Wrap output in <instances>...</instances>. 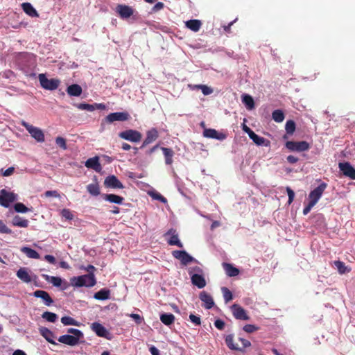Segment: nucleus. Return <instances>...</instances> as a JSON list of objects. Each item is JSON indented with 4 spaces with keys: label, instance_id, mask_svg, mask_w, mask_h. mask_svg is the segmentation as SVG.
<instances>
[{
    "label": "nucleus",
    "instance_id": "1",
    "mask_svg": "<svg viewBox=\"0 0 355 355\" xmlns=\"http://www.w3.org/2000/svg\"><path fill=\"white\" fill-rule=\"evenodd\" d=\"M71 284L75 287H92L96 284L94 274H87L71 279Z\"/></svg>",
    "mask_w": 355,
    "mask_h": 355
},
{
    "label": "nucleus",
    "instance_id": "2",
    "mask_svg": "<svg viewBox=\"0 0 355 355\" xmlns=\"http://www.w3.org/2000/svg\"><path fill=\"white\" fill-rule=\"evenodd\" d=\"M225 340L227 346L232 350L243 352L246 347H248L251 345V343L249 340L242 338H239L241 345H239L238 343H235L232 334L227 335L225 337Z\"/></svg>",
    "mask_w": 355,
    "mask_h": 355
},
{
    "label": "nucleus",
    "instance_id": "3",
    "mask_svg": "<svg viewBox=\"0 0 355 355\" xmlns=\"http://www.w3.org/2000/svg\"><path fill=\"white\" fill-rule=\"evenodd\" d=\"M21 125L26 129L31 137H33L37 141H44V134L40 128L35 127L25 121H22Z\"/></svg>",
    "mask_w": 355,
    "mask_h": 355
},
{
    "label": "nucleus",
    "instance_id": "4",
    "mask_svg": "<svg viewBox=\"0 0 355 355\" xmlns=\"http://www.w3.org/2000/svg\"><path fill=\"white\" fill-rule=\"evenodd\" d=\"M285 146L290 151L299 153L306 151L310 148L309 144L306 141H288L286 143Z\"/></svg>",
    "mask_w": 355,
    "mask_h": 355
},
{
    "label": "nucleus",
    "instance_id": "5",
    "mask_svg": "<svg viewBox=\"0 0 355 355\" xmlns=\"http://www.w3.org/2000/svg\"><path fill=\"white\" fill-rule=\"evenodd\" d=\"M38 78L42 87L45 89L55 90L60 85V82L58 79H48L44 73L40 74Z\"/></svg>",
    "mask_w": 355,
    "mask_h": 355
},
{
    "label": "nucleus",
    "instance_id": "6",
    "mask_svg": "<svg viewBox=\"0 0 355 355\" xmlns=\"http://www.w3.org/2000/svg\"><path fill=\"white\" fill-rule=\"evenodd\" d=\"M17 194L9 192L4 189L0 190V205L2 207L8 208L10 203L17 200Z\"/></svg>",
    "mask_w": 355,
    "mask_h": 355
},
{
    "label": "nucleus",
    "instance_id": "7",
    "mask_svg": "<svg viewBox=\"0 0 355 355\" xmlns=\"http://www.w3.org/2000/svg\"><path fill=\"white\" fill-rule=\"evenodd\" d=\"M119 137L125 140L136 143L141 139L142 135L137 130L129 129L119 132Z\"/></svg>",
    "mask_w": 355,
    "mask_h": 355
},
{
    "label": "nucleus",
    "instance_id": "8",
    "mask_svg": "<svg viewBox=\"0 0 355 355\" xmlns=\"http://www.w3.org/2000/svg\"><path fill=\"white\" fill-rule=\"evenodd\" d=\"M130 115L128 112H113L109 114L102 122V125L104 123H112L114 121H125L128 120Z\"/></svg>",
    "mask_w": 355,
    "mask_h": 355
},
{
    "label": "nucleus",
    "instance_id": "9",
    "mask_svg": "<svg viewBox=\"0 0 355 355\" xmlns=\"http://www.w3.org/2000/svg\"><path fill=\"white\" fill-rule=\"evenodd\" d=\"M327 187V184L324 182H322L318 187L311 191L309 195V202L316 205Z\"/></svg>",
    "mask_w": 355,
    "mask_h": 355
},
{
    "label": "nucleus",
    "instance_id": "10",
    "mask_svg": "<svg viewBox=\"0 0 355 355\" xmlns=\"http://www.w3.org/2000/svg\"><path fill=\"white\" fill-rule=\"evenodd\" d=\"M174 258L180 260L182 265H187L190 262L197 261L184 250H174L172 252Z\"/></svg>",
    "mask_w": 355,
    "mask_h": 355
},
{
    "label": "nucleus",
    "instance_id": "11",
    "mask_svg": "<svg viewBox=\"0 0 355 355\" xmlns=\"http://www.w3.org/2000/svg\"><path fill=\"white\" fill-rule=\"evenodd\" d=\"M231 309L233 313V315L236 319L241 320H250V317L246 313L245 310L241 307L240 305L234 304L232 305Z\"/></svg>",
    "mask_w": 355,
    "mask_h": 355
},
{
    "label": "nucleus",
    "instance_id": "12",
    "mask_svg": "<svg viewBox=\"0 0 355 355\" xmlns=\"http://www.w3.org/2000/svg\"><path fill=\"white\" fill-rule=\"evenodd\" d=\"M91 329L95 332V334L99 336L103 337L107 339H110V334L109 331L106 329L105 327H103L101 323L99 322H93L91 324Z\"/></svg>",
    "mask_w": 355,
    "mask_h": 355
},
{
    "label": "nucleus",
    "instance_id": "13",
    "mask_svg": "<svg viewBox=\"0 0 355 355\" xmlns=\"http://www.w3.org/2000/svg\"><path fill=\"white\" fill-rule=\"evenodd\" d=\"M164 235L171 236V237L167 241L169 245H176L179 248H183V244L180 241L178 234H177L176 230L175 229L171 228L166 232Z\"/></svg>",
    "mask_w": 355,
    "mask_h": 355
},
{
    "label": "nucleus",
    "instance_id": "14",
    "mask_svg": "<svg viewBox=\"0 0 355 355\" xmlns=\"http://www.w3.org/2000/svg\"><path fill=\"white\" fill-rule=\"evenodd\" d=\"M338 166L345 176L355 180V168L349 162L339 163Z\"/></svg>",
    "mask_w": 355,
    "mask_h": 355
},
{
    "label": "nucleus",
    "instance_id": "15",
    "mask_svg": "<svg viewBox=\"0 0 355 355\" xmlns=\"http://www.w3.org/2000/svg\"><path fill=\"white\" fill-rule=\"evenodd\" d=\"M104 185L107 188L123 189V184L114 175L107 176L104 180Z\"/></svg>",
    "mask_w": 355,
    "mask_h": 355
},
{
    "label": "nucleus",
    "instance_id": "16",
    "mask_svg": "<svg viewBox=\"0 0 355 355\" xmlns=\"http://www.w3.org/2000/svg\"><path fill=\"white\" fill-rule=\"evenodd\" d=\"M74 105L79 110H87L89 112H93L96 109L105 110L106 107L103 103H94L92 105L85 103H81L74 104Z\"/></svg>",
    "mask_w": 355,
    "mask_h": 355
},
{
    "label": "nucleus",
    "instance_id": "17",
    "mask_svg": "<svg viewBox=\"0 0 355 355\" xmlns=\"http://www.w3.org/2000/svg\"><path fill=\"white\" fill-rule=\"evenodd\" d=\"M203 136L207 138L216 139L219 141H223L227 137L225 133L218 132L216 130L211 128L205 129Z\"/></svg>",
    "mask_w": 355,
    "mask_h": 355
},
{
    "label": "nucleus",
    "instance_id": "18",
    "mask_svg": "<svg viewBox=\"0 0 355 355\" xmlns=\"http://www.w3.org/2000/svg\"><path fill=\"white\" fill-rule=\"evenodd\" d=\"M159 137V133L157 129L155 128H151L150 130H148L146 132V137L145 139L143 141V144L141 146V148H143L148 146V144L153 143Z\"/></svg>",
    "mask_w": 355,
    "mask_h": 355
},
{
    "label": "nucleus",
    "instance_id": "19",
    "mask_svg": "<svg viewBox=\"0 0 355 355\" xmlns=\"http://www.w3.org/2000/svg\"><path fill=\"white\" fill-rule=\"evenodd\" d=\"M33 295L35 297L42 299L46 306H49L53 303V299L49 293L45 291L37 290L33 293Z\"/></svg>",
    "mask_w": 355,
    "mask_h": 355
},
{
    "label": "nucleus",
    "instance_id": "20",
    "mask_svg": "<svg viewBox=\"0 0 355 355\" xmlns=\"http://www.w3.org/2000/svg\"><path fill=\"white\" fill-rule=\"evenodd\" d=\"M200 300L203 302V306L206 309H211L214 306L212 296L205 291L200 292L199 295Z\"/></svg>",
    "mask_w": 355,
    "mask_h": 355
},
{
    "label": "nucleus",
    "instance_id": "21",
    "mask_svg": "<svg viewBox=\"0 0 355 355\" xmlns=\"http://www.w3.org/2000/svg\"><path fill=\"white\" fill-rule=\"evenodd\" d=\"M85 166L88 168L94 169L96 172H101L102 166L99 162V157L95 156L92 158H89L85 163Z\"/></svg>",
    "mask_w": 355,
    "mask_h": 355
},
{
    "label": "nucleus",
    "instance_id": "22",
    "mask_svg": "<svg viewBox=\"0 0 355 355\" xmlns=\"http://www.w3.org/2000/svg\"><path fill=\"white\" fill-rule=\"evenodd\" d=\"M58 340L69 346H75L79 343L80 339L71 335L66 334L60 336Z\"/></svg>",
    "mask_w": 355,
    "mask_h": 355
},
{
    "label": "nucleus",
    "instance_id": "23",
    "mask_svg": "<svg viewBox=\"0 0 355 355\" xmlns=\"http://www.w3.org/2000/svg\"><path fill=\"white\" fill-rule=\"evenodd\" d=\"M116 12L121 18L127 19L133 15L134 10L129 6L118 5L116 7Z\"/></svg>",
    "mask_w": 355,
    "mask_h": 355
},
{
    "label": "nucleus",
    "instance_id": "24",
    "mask_svg": "<svg viewBox=\"0 0 355 355\" xmlns=\"http://www.w3.org/2000/svg\"><path fill=\"white\" fill-rule=\"evenodd\" d=\"M191 281L198 288H202L206 286V280L202 274H193L191 277Z\"/></svg>",
    "mask_w": 355,
    "mask_h": 355
},
{
    "label": "nucleus",
    "instance_id": "25",
    "mask_svg": "<svg viewBox=\"0 0 355 355\" xmlns=\"http://www.w3.org/2000/svg\"><path fill=\"white\" fill-rule=\"evenodd\" d=\"M103 200L111 203H115L118 205L123 204L124 198L120 196L112 194V193H105L102 195Z\"/></svg>",
    "mask_w": 355,
    "mask_h": 355
},
{
    "label": "nucleus",
    "instance_id": "26",
    "mask_svg": "<svg viewBox=\"0 0 355 355\" xmlns=\"http://www.w3.org/2000/svg\"><path fill=\"white\" fill-rule=\"evenodd\" d=\"M253 142L257 146H270V141L264 137H260L254 132L249 137Z\"/></svg>",
    "mask_w": 355,
    "mask_h": 355
},
{
    "label": "nucleus",
    "instance_id": "27",
    "mask_svg": "<svg viewBox=\"0 0 355 355\" xmlns=\"http://www.w3.org/2000/svg\"><path fill=\"white\" fill-rule=\"evenodd\" d=\"M40 334L51 344L57 345L53 340L54 337L53 333L46 327H42L39 329Z\"/></svg>",
    "mask_w": 355,
    "mask_h": 355
},
{
    "label": "nucleus",
    "instance_id": "28",
    "mask_svg": "<svg viewBox=\"0 0 355 355\" xmlns=\"http://www.w3.org/2000/svg\"><path fill=\"white\" fill-rule=\"evenodd\" d=\"M12 225L15 227L26 228L28 227L29 221L19 215H16L12 218Z\"/></svg>",
    "mask_w": 355,
    "mask_h": 355
},
{
    "label": "nucleus",
    "instance_id": "29",
    "mask_svg": "<svg viewBox=\"0 0 355 355\" xmlns=\"http://www.w3.org/2000/svg\"><path fill=\"white\" fill-rule=\"evenodd\" d=\"M17 277L24 283H30L32 281L26 268H20L17 272Z\"/></svg>",
    "mask_w": 355,
    "mask_h": 355
},
{
    "label": "nucleus",
    "instance_id": "30",
    "mask_svg": "<svg viewBox=\"0 0 355 355\" xmlns=\"http://www.w3.org/2000/svg\"><path fill=\"white\" fill-rule=\"evenodd\" d=\"M161 150L163 152L165 158V164L166 165H171L173 163V157L174 155V151L169 148L162 147Z\"/></svg>",
    "mask_w": 355,
    "mask_h": 355
},
{
    "label": "nucleus",
    "instance_id": "31",
    "mask_svg": "<svg viewBox=\"0 0 355 355\" xmlns=\"http://www.w3.org/2000/svg\"><path fill=\"white\" fill-rule=\"evenodd\" d=\"M67 94L71 96H79L83 92L82 87L78 84H73L67 89Z\"/></svg>",
    "mask_w": 355,
    "mask_h": 355
},
{
    "label": "nucleus",
    "instance_id": "32",
    "mask_svg": "<svg viewBox=\"0 0 355 355\" xmlns=\"http://www.w3.org/2000/svg\"><path fill=\"white\" fill-rule=\"evenodd\" d=\"M185 25L192 31L198 32L202 26V22L198 19H190L185 22Z\"/></svg>",
    "mask_w": 355,
    "mask_h": 355
},
{
    "label": "nucleus",
    "instance_id": "33",
    "mask_svg": "<svg viewBox=\"0 0 355 355\" xmlns=\"http://www.w3.org/2000/svg\"><path fill=\"white\" fill-rule=\"evenodd\" d=\"M21 8L24 12L29 15L30 17H38V13L37 10L33 7V6L30 3H23L21 4Z\"/></svg>",
    "mask_w": 355,
    "mask_h": 355
},
{
    "label": "nucleus",
    "instance_id": "34",
    "mask_svg": "<svg viewBox=\"0 0 355 355\" xmlns=\"http://www.w3.org/2000/svg\"><path fill=\"white\" fill-rule=\"evenodd\" d=\"M223 266L227 275L229 277H235L239 274V270L232 264L224 263Z\"/></svg>",
    "mask_w": 355,
    "mask_h": 355
},
{
    "label": "nucleus",
    "instance_id": "35",
    "mask_svg": "<svg viewBox=\"0 0 355 355\" xmlns=\"http://www.w3.org/2000/svg\"><path fill=\"white\" fill-rule=\"evenodd\" d=\"M110 291L106 288H102L94 294V297L98 300H105L110 298Z\"/></svg>",
    "mask_w": 355,
    "mask_h": 355
},
{
    "label": "nucleus",
    "instance_id": "36",
    "mask_svg": "<svg viewBox=\"0 0 355 355\" xmlns=\"http://www.w3.org/2000/svg\"><path fill=\"white\" fill-rule=\"evenodd\" d=\"M87 191L93 196L100 194V187L97 182L89 184L87 186Z\"/></svg>",
    "mask_w": 355,
    "mask_h": 355
},
{
    "label": "nucleus",
    "instance_id": "37",
    "mask_svg": "<svg viewBox=\"0 0 355 355\" xmlns=\"http://www.w3.org/2000/svg\"><path fill=\"white\" fill-rule=\"evenodd\" d=\"M21 252H24V254H26V255L29 257V258H32V259H40V254L39 253L31 248H28V247H23L21 248Z\"/></svg>",
    "mask_w": 355,
    "mask_h": 355
},
{
    "label": "nucleus",
    "instance_id": "38",
    "mask_svg": "<svg viewBox=\"0 0 355 355\" xmlns=\"http://www.w3.org/2000/svg\"><path fill=\"white\" fill-rule=\"evenodd\" d=\"M42 277L48 282H50L53 284L54 286L58 287L61 286L62 279L58 277L49 276L46 274H42Z\"/></svg>",
    "mask_w": 355,
    "mask_h": 355
},
{
    "label": "nucleus",
    "instance_id": "39",
    "mask_svg": "<svg viewBox=\"0 0 355 355\" xmlns=\"http://www.w3.org/2000/svg\"><path fill=\"white\" fill-rule=\"evenodd\" d=\"M160 320L165 325H171L174 322L175 316L172 313H163L160 315Z\"/></svg>",
    "mask_w": 355,
    "mask_h": 355
},
{
    "label": "nucleus",
    "instance_id": "40",
    "mask_svg": "<svg viewBox=\"0 0 355 355\" xmlns=\"http://www.w3.org/2000/svg\"><path fill=\"white\" fill-rule=\"evenodd\" d=\"M242 102L245 104L248 110H252L254 107V99L248 94H244L242 96Z\"/></svg>",
    "mask_w": 355,
    "mask_h": 355
},
{
    "label": "nucleus",
    "instance_id": "41",
    "mask_svg": "<svg viewBox=\"0 0 355 355\" xmlns=\"http://www.w3.org/2000/svg\"><path fill=\"white\" fill-rule=\"evenodd\" d=\"M334 264L341 275L349 272L351 270V269L347 268L345 263L341 261H335Z\"/></svg>",
    "mask_w": 355,
    "mask_h": 355
},
{
    "label": "nucleus",
    "instance_id": "42",
    "mask_svg": "<svg viewBox=\"0 0 355 355\" xmlns=\"http://www.w3.org/2000/svg\"><path fill=\"white\" fill-rule=\"evenodd\" d=\"M272 119L277 123H281L284 120L285 114L282 110H275L272 113Z\"/></svg>",
    "mask_w": 355,
    "mask_h": 355
},
{
    "label": "nucleus",
    "instance_id": "43",
    "mask_svg": "<svg viewBox=\"0 0 355 355\" xmlns=\"http://www.w3.org/2000/svg\"><path fill=\"white\" fill-rule=\"evenodd\" d=\"M42 318L48 322H55L58 319V315L54 313L45 311L42 313Z\"/></svg>",
    "mask_w": 355,
    "mask_h": 355
},
{
    "label": "nucleus",
    "instance_id": "44",
    "mask_svg": "<svg viewBox=\"0 0 355 355\" xmlns=\"http://www.w3.org/2000/svg\"><path fill=\"white\" fill-rule=\"evenodd\" d=\"M295 123L293 120H288L286 123L285 130L287 134L290 135H293L295 130Z\"/></svg>",
    "mask_w": 355,
    "mask_h": 355
},
{
    "label": "nucleus",
    "instance_id": "45",
    "mask_svg": "<svg viewBox=\"0 0 355 355\" xmlns=\"http://www.w3.org/2000/svg\"><path fill=\"white\" fill-rule=\"evenodd\" d=\"M61 322L64 325H74L79 326V322L69 316H64L61 318Z\"/></svg>",
    "mask_w": 355,
    "mask_h": 355
},
{
    "label": "nucleus",
    "instance_id": "46",
    "mask_svg": "<svg viewBox=\"0 0 355 355\" xmlns=\"http://www.w3.org/2000/svg\"><path fill=\"white\" fill-rule=\"evenodd\" d=\"M14 209L15 211L17 213H26L28 211H31L29 208H28L21 202L15 203L14 205Z\"/></svg>",
    "mask_w": 355,
    "mask_h": 355
},
{
    "label": "nucleus",
    "instance_id": "47",
    "mask_svg": "<svg viewBox=\"0 0 355 355\" xmlns=\"http://www.w3.org/2000/svg\"><path fill=\"white\" fill-rule=\"evenodd\" d=\"M221 291L225 302H228L233 299L232 293L227 288L222 287Z\"/></svg>",
    "mask_w": 355,
    "mask_h": 355
},
{
    "label": "nucleus",
    "instance_id": "48",
    "mask_svg": "<svg viewBox=\"0 0 355 355\" xmlns=\"http://www.w3.org/2000/svg\"><path fill=\"white\" fill-rule=\"evenodd\" d=\"M67 333L71 334V336H75L79 339L83 338L84 337L83 333L78 329L69 328L67 329Z\"/></svg>",
    "mask_w": 355,
    "mask_h": 355
},
{
    "label": "nucleus",
    "instance_id": "49",
    "mask_svg": "<svg viewBox=\"0 0 355 355\" xmlns=\"http://www.w3.org/2000/svg\"><path fill=\"white\" fill-rule=\"evenodd\" d=\"M55 144L63 150H66L67 148L66 139L62 137H56Z\"/></svg>",
    "mask_w": 355,
    "mask_h": 355
},
{
    "label": "nucleus",
    "instance_id": "50",
    "mask_svg": "<svg viewBox=\"0 0 355 355\" xmlns=\"http://www.w3.org/2000/svg\"><path fill=\"white\" fill-rule=\"evenodd\" d=\"M0 233L8 234H11L12 233V231L8 228L1 220H0Z\"/></svg>",
    "mask_w": 355,
    "mask_h": 355
},
{
    "label": "nucleus",
    "instance_id": "51",
    "mask_svg": "<svg viewBox=\"0 0 355 355\" xmlns=\"http://www.w3.org/2000/svg\"><path fill=\"white\" fill-rule=\"evenodd\" d=\"M61 215L67 220H70L73 218V215L69 209H63L61 211Z\"/></svg>",
    "mask_w": 355,
    "mask_h": 355
},
{
    "label": "nucleus",
    "instance_id": "52",
    "mask_svg": "<svg viewBox=\"0 0 355 355\" xmlns=\"http://www.w3.org/2000/svg\"><path fill=\"white\" fill-rule=\"evenodd\" d=\"M286 191H287V194H288V204L291 205L293 202V200H294L295 193L288 187H286Z\"/></svg>",
    "mask_w": 355,
    "mask_h": 355
},
{
    "label": "nucleus",
    "instance_id": "53",
    "mask_svg": "<svg viewBox=\"0 0 355 355\" xmlns=\"http://www.w3.org/2000/svg\"><path fill=\"white\" fill-rule=\"evenodd\" d=\"M189 319L190 320L196 325H200L201 324V320L199 316H197L193 313H191L189 315Z\"/></svg>",
    "mask_w": 355,
    "mask_h": 355
},
{
    "label": "nucleus",
    "instance_id": "54",
    "mask_svg": "<svg viewBox=\"0 0 355 355\" xmlns=\"http://www.w3.org/2000/svg\"><path fill=\"white\" fill-rule=\"evenodd\" d=\"M258 327L253 325V324H245L244 327H243V330L247 332V333H252L257 330H258Z\"/></svg>",
    "mask_w": 355,
    "mask_h": 355
},
{
    "label": "nucleus",
    "instance_id": "55",
    "mask_svg": "<svg viewBox=\"0 0 355 355\" xmlns=\"http://www.w3.org/2000/svg\"><path fill=\"white\" fill-rule=\"evenodd\" d=\"M151 196L156 200H159L162 202L166 203L167 202V200L165 197H164L162 195H161L159 193H153L151 194Z\"/></svg>",
    "mask_w": 355,
    "mask_h": 355
},
{
    "label": "nucleus",
    "instance_id": "56",
    "mask_svg": "<svg viewBox=\"0 0 355 355\" xmlns=\"http://www.w3.org/2000/svg\"><path fill=\"white\" fill-rule=\"evenodd\" d=\"M189 274L191 277L193 274H202V270L198 266L191 267L189 269Z\"/></svg>",
    "mask_w": 355,
    "mask_h": 355
},
{
    "label": "nucleus",
    "instance_id": "57",
    "mask_svg": "<svg viewBox=\"0 0 355 355\" xmlns=\"http://www.w3.org/2000/svg\"><path fill=\"white\" fill-rule=\"evenodd\" d=\"M44 196L46 198H49V197L60 198V193L55 190L45 191Z\"/></svg>",
    "mask_w": 355,
    "mask_h": 355
},
{
    "label": "nucleus",
    "instance_id": "58",
    "mask_svg": "<svg viewBox=\"0 0 355 355\" xmlns=\"http://www.w3.org/2000/svg\"><path fill=\"white\" fill-rule=\"evenodd\" d=\"M200 89L202 94L205 96L209 95L213 92V89L205 85H202V87H200Z\"/></svg>",
    "mask_w": 355,
    "mask_h": 355
},
{
    "label": "nucleus",
    "instance_id": "59",
    "mask_svg": "<svg viewBox=\"0 0 355 355\" xmlns=\"http://www.w3.org/2000/svg\"><path fill=\"white\" fill-rule=\"evenodd\" d=\"M214 325L218 329L223 330L225 327V324L223 320L218 319L214 322Z\"/></svg>",
    "mask_w": 355,
    "mask_h": 355
},
{
    "label": "nucleus",
    "instance_id": "60",
    "mask_svg": "<svg viewBox=\"0 0 355 355\" xmlns=\"http://www.w3.org/2000/svg\"><path fill=\"white\" fill-rule=\"evenodd\" d=\"M130 317L133 318L137 324H140L143 321V318L137 313H132L130 315Z\"/></svg>",
    "mask_w": 355,
    "mask_h": 355
},
{
    "label": "nucleus",
    "instance_id": "61",
    "mask_svg": "<svg viewBox=\"0 0 355 355\" xmlns=\"http://www.w3.org/2000/svg\"><path fill=\"white\" fill-rule=\"evenodd\" d=\"M315 205H314L313 203L309 202L308 205L303 209V214L304 215L308 214L311 211L313 207Z\"/></svg>",
    "mask_w": 355,
    "mask_h": 355
},
{
    "label": "nucleus",
    "instance_id": "62",
    "mask_svg": "<svg viewBox=\"0 0 355 355\" xmlns=\"http://www.w3.org/2000/svg\"><path fill=\"white\" fill-rule=\"evenodd\" d=\"M81 269H83L87 271L88 274H94V272L96 270L95 267L93 265H88L87 266H81Z\"/></svg>",
    "mask_w": 355,
    "mask_h": 355
},
{
    "label": "nucleus",
    "instance_id": "63",
    "mask_svg": "<svg viewBox=\"0 0 355 355\" xmlns=\"http://www.w3.org/2000/svg\"><path fill=\"white\" fill-rule=\"evenodd\" d=\"M15 171V168L14 167H9L8 168H7L6 170H5L3 173H2V175L5 177H8L11 175L13 174Z\"/></svg>",
    "mask_w": 355,
    "mask_h": 355
},
{
    "label": "nucleus",
    "instance_id": "64",
    "mask_svg": "<svg viewBox=\"0 0 355 355\" xmlns=\"http://www.w3.org/2000/svg\"><path fill=\"white\" fill-rule=\"evenodd\" d=\"M44 260L48 261L51 264H55L56 263L55 258L53 255L46 254L44 256Z\"/></svg>",
    "mask_w": 355,
    "mask_h": 355
}]
</instances>
